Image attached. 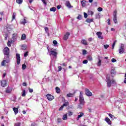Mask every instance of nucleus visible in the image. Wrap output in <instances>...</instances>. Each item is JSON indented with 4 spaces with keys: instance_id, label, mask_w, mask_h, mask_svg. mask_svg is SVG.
Wrapping results in <instances>:
<instances>
[{
    "instance_id": "f257e3e1",
    "label": "nucleus",
    "mask_w": 126,
    "mask_h": 126,
    "mask_svg": "<svg viewBox=\"0 0 126 126\" xmlns=\"http://www.w3.org/2000/svg\"><path fill=\"white\" fill-rule=\"evenodd\" d=\"M47 50L49 53V56L51 57V62H55L57 60L58 57V51L57 49L52 48L50 50L49 49V47H47Z\"/></svg>"
},
{
    "instance_id": "f03ea898",
    "label": "nucleus",
    "mask_w": 126,
    "mask_h": 126,
    "mask_svg": "<svg viewBox=\"0 0 126 126\" xmlns=\"http://www.w3.org/2000/svg\"><path fill=\"white\" fill-rule=\"evenodd\" d=\"M106 82H107V86L108 87H111L112 85H115L117 84V83L116 82V81L115 80L112 79L111 80V78L110 77V75H107L106 76Z\"/></svg>"
},
{
    "instance_id": "7ed1b4c3",
    "label": "nucleus",
    "mask_w": 126,
    "mask_h": 126,
    "mask_svg": "<svg viewBox=\"0 0 126 126\" xmlns=\"http://www.w3.org/2000/svg\"><path fill=\"white\" fill-rule=\"evenodd\" d=\"M4 60L1 63V65H5V63H9V54L5 55Z\"/></svg>"
},
{
    "instance_id": "20e7f679",
    "label": "nucleus",
    "mask_w": 126,
    "mask_h": 126,
    "mask_svg": "<svg viewBox=\"0 0 126 126\" xmlns=\"http://www.w3.org/2000/svg\"><path fill=\"white\" fill-rule=\"evenodd\" d=\"M79 102L82 105H84L85 104V101H84V98L82 95V92H80L79 95Z\"/></svg>"
},
{
    "instance_id": "39448f33",
    "label": "nucleus",
    "mask_w": 126,
    "mask_h": 126,
    "mask_svg": "<svg viewBox=\"0 0 126 126\" xmlns=\"http://www.w3.org/2000/svg\"><path fill=\"white\" fill-rule=\"evenodd\" d=\"M117 10H114L113 12V21L115 24H117L118 23V21L117 20Z\"/></svg>"
},
{
    "instance_id": "423d86ee",
    "label": "nucleus",
    "mask_w": 126,
    "mask_h": 126,
    "mask_svg": "<svg viewBox=\"0 0 126 126\" xmlns=\"http://www.w3.org/2000/svg\"><path fill=\"white\" fill-rule=\"evenodd\" d=\"M119 54H124L125 53V45L121 44L119 49Z\"/></svg>"
},
{
    "instance_id": "0eeeda50",
    "label": "nucleus",
    "mask_w": 126,
    "mask_h": 126,
    "mask_svg": "<svg viewBox=\"0 0 126 126\" xmlns=\"http://www.w3.org/2000/svg\"><path fill=\"white\" fill-rule=\"evenodd\" d=\"M46 97H47V99L48 101H52V100H54V99H55V97H54V96L50 94H47L46 95Z\"/></svg>"
},
{
    "instance_id": "6e6552de",
    "label": "nucleus",
    "mask_w": 126,
    "mask_h": 126,
    "mask_svg": "<svg viewBox=\"0 0 126 126\" xmlns=\"http://www.w3.org/2000/svg\"><path fill=\"white\" fill-rule=\"evenodd\" d=\"M85 94L88 97H91V96H92V93L90 92V91L88 89H86Z\"/></svg>"
},
{
    "instance_id": "1a4fd4ad",
    "label": "nucleus",
    "mask_w": 126,
    "mask_h": 126,
    "mask_svg": "<svg viewBox=\"0 0 126 126\" xmlns=\"http://www.w3.org/2000/svg\"><path fill=\"white\" fill-rule=\"evenodd\" d=\"M3 54L4 55H9V48L8 47H6L3 49Z\"/></svg>"
},
{
    "instance_id": "9d476101",
    "label": "nucleus",
    "mask_w": 126,
    "mask_h": 126,
    "mask_svg": "<svg viewBox=\"0 0 126 126\" xmlns=\"http://www.w3.org/2000/svg\"><path fill=\"white\" fill-rule=\"evenodd\" d=\"M16 60H17V64H20V55L18 53L16 54Z\"/></svg>"
},
{
    "instance_id": "9b49d317",
    "label": "nucleus",
    "mask_w": 126,
    "mask_h": 126,
    "mask_svg": "<svg viewBox=\"0 0 126 126\" xmlns=\"http://www.w3.org/2000/svg\"><path fill=\"white\" fill-rule=\"evenodd\" d=\"M1 85L2 87H5V86L7 85V82H6V80H2L1 81Z\"/></svg>"
},
{
    "instance_id": "f8f14e48",
    "label": "nucleus",
    "mask_w": 126,
    "mask_h": 126,
    "mask_svg": "<svg viewBox=\"0 0 126 126\" xmlns=\"http://www.w3.org/2000/svg\"><path fill=\"white\" fill-rule=\"evenodd\" d=\"M70 35V33H69V32H66L65 34L64 35L63 40L66 41V40L68 39V37Z\"/></svg>"
},
{
    "instance_id": "ddd939ff",
    "label": "nucleus",
    "mask_w": 126,
    "mask_h": 126,
    "mask_svg": "<svg viewBox=\"0 0 126 126\" xmlns=\"http://www.w3.org/2000/svg\"><path fill=\"white\" fill-rule=\"evenodd\" d=\"M96 35H97V36H98V38L99 39H104V36H103V35H102V32H97L96 33Z\"/></svg>"
},
{
    "instance_id": "4468645a",
    "label": "nucleus",
    "mask_w": 126,
    "mask_h": 126,
    "mask_svg": "<svg viewBox=\"0 0 126 126\" xmlns=\"http://www.w3.org/2000/svg\"><path fill=\"white\" fill-rule=\"evenodd\" d=\"M105 122H106L107 124H108L110 126H111V125H112V121H111V120H110V119H109V118H108V117L105 118Z\"/></svg>"
},
{
    "instance_id": "2eb2a0df",
    "label": "nucleus",
    "mask_w": 126,
    "mask_h": 126,
    "mask_svg": "<svg viewBox=\"0 0 126 126\" xmlns=\"http://www.w3.org/2000/svg\"><path fill=\"white\" fill-rule=\"evenodd\" d=\"M65 5H66V6H67V7H68V8H71L73 7L70 4V2H69V1H66V3H65Z\"/></svg>"
},
{
    "instance_id": "dca6fc26",
    "label": "nucleus",
    "mask_w": 126,
    "mask_h": 126,
    "mask_svg": "<svg viewBox=\"0 0 126 126\" xmlns=\"http://www.w3.org/2000/svg\"><path fill=\"white\" fill-rule=\"evenodd\" d=\"M12 91V90L9 87H8L5 90L6 93L8 94H9V93H11Z\"/></svg>"
},
{
    "instance_id": "f3484780",
    "label": "nucleus",
    "mask_w": 126,
    "mask_h": 126,
    "mask_svg": "<svg viewBox=\"0 0 126 126\" xmlns=\"http://www.w3.org/2000/svg\"><path fill=\"white\" fill-rule=\"evenodd\" d=\"M79 114H80V115H79L77 117V121H78L80 118H82V117L84 116V113H83V112H80Z\"/></svg>"
},
{
    "instance_id": "a211bd4d",
    "label": "nucleus",
    "mask_w": 126,
    "mask_h": 126,
    "mask_svg": "<svg viewBox=\"0 0 126 126\" xmlns=\"http://www.w3.org/2000/svg\"><path fill=\"white\" fill-rule=\"evenodd\" d=\"M81 44L83 45H84L85 46H87L88 45V43H87V41L85 39H82L81 40Z\"/></svg>"
},
{
    "instance_id": "6ab92c4d",
    "label": "nucleus",
    "mask_w": 126,
    "mask_h": 126,
    "mask_svg": "<svg viewBox=\"0 0 126 126\" xmlns=\"http://www.w3.org/2000/svg\"><path fill=\"white\" fill-rule=\"evenodd\" d=\"M111 74H112V75H115L116 74V70L115 69V68H111Z\"/></svg>"
},
{
    "instance_id": "aec40b11",
    "label": "nucleus",
    "mask_w": 126,
    "mask_h": 126,
    "mask_svg": "<svg viewBox=\"0 0 126 126\" xmlns=\"http://www.w3.org/2000/svg\"><path fill=\"white\" fill-rule=\"evenodd\" d=\"M27 23V20H26V18H24V21L21 22V24H23V25H25V24Z\"/></svg>"
},
{
    "instance_id": "412c9836",
    "label": "nucleus",
    "mask_w": 126,
    "mask_h": 126,
    "mask_svg": "<svg viewBox=\"0 0 126 126\" xmlns=\"http://www.w3.org/2000/svg\"><path fill=\"white\" fill-rule=\"evenodd\" d=\"M13 110L16 115V114H18V108H17L16 107H14L13 108Z\"/></svg>"
},
{
    "instance_id": "4be33fe9",
    "label": "nucleus",
    "mask_w": 126,
    "mask_h": 126,
    "mask_svg": "<svg viewBox=\"0 0 126 126\" xmlns=\"http://www.w3.org/2000/svg\"><path fill=\"white\" fill-rule=\"evenodd\" d=\"M86 21L88 23H91V22H93V19L87 18Z\"/></svg>"
},
{
    "instance_id": "5701e85b",
    "label": "nucleus",
    "mask_w": 126,
    "mask_h": 126,
    "mask_svg": "<svg viewBox=\"0 0 126 126\" xmlns=\"http://www.w3.org/2000/svg\"><path fill=\"white\" fill-rule=\"evenodd\" d=\"M87 59L88 61H90V62L93 61V58H92V56H87Z\"/></svg>"
},
{
    "instance_id": "b1692460",
    "label": "nucleus",
    "mask_w": 126,
    "mask_h": 126,
    "mask_svg": "<svg viewBox=\"0 0 126 126\" xmlns=\"http://www.w3.org/2000/svg\"><path fill=\"white\" fill-rule=\"evenodd\" d=\"M66 120H67V114L63 115V121H66Z\"/></svg>"
},
{
    "instance_id": "393cba45",
    "label": "nucleus",
    "mask_w": 126,
    "mask_h": 126,
    "mask_svg": "<svg viewBox=\"0 0 126 126\" xmlns=\"http://www.w3.org/2000/svg\"><path fill=\"white\" fill-rule=\"evenodd\" d=\"M12 40H13V41H14L15 40H16V33L13 34Z\"/></svg>"
},
{
    "instance_id": "a878e982",
    "label": "nucleus",
    "mask_w": 126,
    "mask_h": 126,
    "mask_svg": "<svg viewBox=\"0 0 126 126\" xmlns=\"http://www.w3.org/2000/svg\"><path fill=\"white\" fill-rule=\"evenodd\" d=\"M26 95V91H25V90H23L22 94V97H25Z\"/></svg>"
},
{
    "instance_id": "bb28decb",
    "label": "nucleus",
    "mask_w": 126,
    "mask_h": 126,
    "mask_svg": "<svg viewBox=\"0 0 126 126\" xmlns=\"http://www.w3.org/2000/svg\"><path fill=\"white\" fill-rule=\"evenodd\" d=\"M57 10V8L53 7L50 8V11H53L55 12Z\"/></svg>"
},
{
    "instance_id": "cd10ccee",
    "label": "nucleus",
    "mask_w": 126,
    "mask_h": 126,
    "mask_svg": "<svg viewBox=\"0 0 126 126\" xmlns=\"http://www.w3.org/2000/svg\"><path fill=\"white\" fill-rule=\"evenodd\" d=\"M44 29L46 33H48V35L49 36L50 34H49V28H48V27H46L44 28Z\"/></svg>"
},
{
    "instance_id": "c85d7f7f",
    "label": "nucleus",
    "mask_w": 126,
    "mask_h": 126,
    "mask_svg": "<svg viewBox=\"0 0 126 126\" xmlns=\"http://www.w3.org/2000/svg\"><path fill=\"white\" fill-rule=\"evenodd\" d=\"M26 39V35L23 34L21 36V40H25Z\"/></svg>"
},
{
    "instance_id": "c756f323",
    "label": "nucleus",
    "mask_w": 126,
    "mask_h": 126,
    "mask_svg": "<svg viewBox=\"0 0 126 126\" xmlns=\"http://www.w3.org/2000/svg\"><path fill=\"white\" fill-rule=\"evenodd\" d=\"M23 2V0H16V3L19 4H21Z\"/></svg>"
},
{
    "instance_id": "7c9ffc66",
    "label": "nucleus",
    "mask_w": 126,
    "mask_h": 126,
    "mask_svg": "<svg viewBox=\"0 0 126 126\" xmlns=\"http://www.w3.org/2000/svg\"><path fill=\"white\" fill-rule=\"evenodd\" d=\"M88 14H89V15H93V14H94V12H93L91 10H89Z\"/></svg>"
},
{
    "instance_id": "2f4dec72",
    "label": "nucleus",
    "mask_w": 126,
    "mask_h": 126,
    "mask_svg": "<svg viewBox=\"0 0 126 126\" xmlns=\"http://www.w3.org/2000/svg\"><path fill=\"white\" fill-rule=\"evenodd\" d=\"M81 4H82V6H83V7H84V6H85V5H86V4H85V1L82 0Z\"/></svg>"
},
{
    "instance_id": "473e14b6",
    "label": "nucleus",
    "mask_w": 126,
    "mask_h": 126,
    "mask_svg": "<svg viewBox=\"0 0 126 126\" xmlns=\"http://www.w3.org/2000/svg\"><path fill=\"white\" fill-rule=\"evenodd\" d=\"M77 19H78V20H81V19H82V16L81 15H79L77 17Z\"/></svg>"
},
{
    "instance_id": "72a5a7b5",
    "label": "nucleus",
    "mask_w": 126,
    "mask_h": 126,
    "mask_svg": "<svg viewBox=\"0 0 126 126\" xmlns=\"http://www.w3.org/2000/svg\"><path fill=\"white\" fill-rule=\"evenodd\" d=\"M11 43H12V40L8 41L7 42V46L10 47L11 46Z\"/></svg>"
},
{
    "instance_id": "f704fd0d",
    "label": "nucleus",
    "mask_w": 126,
    "mask_h": 126,
    "mask_svg": "<svg viewBox=\"0 0 126 126\" xmlns=\"http://www.w3.org/2000/svg\"><path fill=\"white\" fill-rule=\"evenodd\" d=\"M15 16H16V13H15V12H14L13 13V15H12V21L15 19Z\"/></svg>"
},
{
    "instance_id": "c9c22d12",
    "label": "nucleus",
    "mask_w": 126,
    "mask_h": 126,
    "mask_svg": "<svg viewBox=\"0 0 126 126\" xmlns=\"http://www.w3.org/2000/svg\"><path fill=\"white\" fill-rule=\"evenodd\" d=\"M56 90L57 93H60L61 92V89H60L58 87L56 88Z\"/></svg>"
},
{
    "instance_id": "e433bc0d",
    "label": "nucleus",
    "mask_w": 126,
    "mask_h": 126,
    "mask_svg": "<svg viewBox=\"0 0 126 126\" xmlns=\"http://www.w3.org/2000/svg\"><path fill=\"white\" fill-rule=\"evenodd\" d=\"M116 43H117V40L114 41L113 44L112 45V49L114 50V48H115V46L116 45Z\"/></svg>"
},
{
    "instance_id": "4c0bfd02",
    "label": "nucleus",
    "mask_w": 126,
    "mask_h": 126,
    "mask_svg": "<svg viewBox=\"0 0 126 126\" xmlns=\"http://www.w3.org/2000/svg\"><path fill=\"white\" fill-rule=\"evenodd\" d=\"M26 67H27V66L25 64H22V69H25Z\"/></svg>"
},
{
    "instance_id": "58836bf2",
    "label": "nucleus",
    "mask_w": 126,
    "mask_h": 126,
    "mask_svg": "<svg viewBox=\"0 0 126 126\" xmlns=\"http://www.w3.org/2000/svg\"><path fill=\"white\" fill-rule=\"evenodd\" d=\"M62 106L63 107H66V106H68V102H65Z\"/></svg>"
},
{
    "instance_id": "ea45409f",
    "label": "nucleus",
    "mask_w": 126,
    "mask_h": 126,
    "mask_svg": "<svg viewBox=\"0 0 126 126\" xmlns=\"http://www.w3.org/2000/svg\"><path fill=\"white\" fill-rule=\"evenodd\" d=\"M53 44H54L55 47H56V46H57V45L58 44V41H57V40H54Z\"/></svg>"
},
{
    "instance_id": "a19ab883",
    "label": "nucleus",
    "mask_w": 126,
    "mask_h": 126,
    "mask_svg": "<svg viewBox=\"0 0 126 126\" xmlns=\"http://www.w3.org/2000/svg\"><path fill=\"white\" fill-rule=\"evenodd\" d=\"M72 96H73V94H67V97H72Z\"/></svg>"
},
{
    "instance_id": "79ce46f5",
    "label": "nucleus",
    "mask_w": 126,
    "mask_h": 126,
    "mask_svg": "<svg viewBox=\"0 0 126 126\" xmlns=\"http://www.w3.org/2000/svg\"><path fill=\"white\" fill-rule=\"evenodd\" d=\"M101 60L99 59V61L97 63V66H100L101 65Z\"/></svg>"
},
{
    "instance_id": "37998d69",
    "label": "nucleus",
    "mask_w": 126,
    "mask_h": 126,
    "mask_svg": "<svg viewBox=\"0 0 126 126\" xmlns=\"http://www.w3.org/2000/svg\"><path fill=\"white\" fill-rule=\"evenodd\" d=\"M21 125V123L18 122V123H15L14 125V126H20Z\"/></svg>"
},
{
    "instance_id": "c03bdc74",
    "label": "nucleus",
    "mask_w": 126,
    "mask_h": 126,
    "mask_svg": "<svg viewBox=\"0 0 126 126\" xmlns=\"http://www.w3.org/2000/svg\"><path fill=\"white\" fill-rule=\"evenodd\" d=\"M97 10L99 12L103 11V8L102 7H99L97 8Z\"/></svg>"
},
{
    "instance_id": "a18cd8bd",
    "label": "nucleus",
    "mask_w": 126,
    "mask_h": 126,
    "mask_svg": "<svg viewBox=\"0 0 126 126\" xmlns=\"http://www.w3.org/2000/svg\"><path fill=\"white\" fill-rule=\"evenodd\" d=\"M83 63H84V64H86V63H88V60H84L83 61Z\"/></svg>"
},
{
    "instance_id": "49530a36",
    "label": "nucleus",
    "mask_w": 126,
    "mask_h": 126,
    "mask_svg": "<svg viewBox=\"0 0 126 126\" xmlns=\"http://www.w3.org/2000/svg\"><path fill=\"white\" fill-rule=\"evenodd\" d=\"M87 51L86 50H83V55H86Z\"/></svg>"
},
{
    "instance_id": "de8ad7c7",
    "label": "nucleus",
    "mask_w": 126,
    "mask_h": 126,
    "mask_svg": "<svg viewBox=\"0 0 126 126\" xmlns=\"http://www.w3.org/2000/svg\"><path fill=\"white\" fill-rule=\"evenodd\" d=\"M108 115L109 116L110 118H111V119H113L114 117V115H112L111 113L108 114Z\"/></svg>"
},
{
    "instance_id": "09e8293b",
    "label": "nucleus",
    "mask_w": 126,
    "mask_h": 126,
    "mask_svg": "<svg viewBox=\"0 0 126 126\" xmlns=\"http://www.w3.org/2000/svg\"><path fill=\"white\" fill-rule=\"evenodd\" d=\"M84 16L85 18H87L88 15L86 13H84Z\"/></svg>"
},
{
    "instance_id": "8fccbe9b",
    "label": "nucleus",
    "mask_w": 126,
    "mask_h": 126,
    "mask_svg": "<svg viewBox=\"0 0 126 126\" xmlns=\"http://www.w3.org/2000/svg\"><path fill=\"white\" fill-rule=\"evenodd\" d=\"M111 62H112V63H116V62H117V61L115 58H113L111 60Z\"/></svg>"
},
{
    "instance_id": "3c124183",
    "label": "nucleus",
    "mask_w": 126,
    "mask_h": 126,
    "mask_svg": "<svg viewBox=\"0 0 126 126\" xmlns=\"http://www.w3.org/2000/svg\"><path fill=\"white\" fill-rule=\"evenodd\" d=\"M104 47L105 49H108L109 48V45L108 44L104 45Z\"/></svg>"
},
{
    "instance_id": "603ef678",
    "label": "nucleus",
    "mask_w": 126,
    "mask_h": 126,
    "mask_svg": "<svg viewBox=\"0 0 126 126\" xmlns=\"http://www.w3.org/2000/svg\"><path fill=\"white\" fill-rule=\"evenodd\" d=\"M107 21H108V25H111V20H110V19H108Z\"/></svg>"
},
{
    "instance_id": "864d4df0",
    "label": "nucleus",
    "mask_w": 126,
    "mask_h": 126,
    "mask_svg": "<svg viewBox=\"0 0 126 126\" xmlns=\"http://www.w3.org/2000/svg\"><path fill=\"white\" fill-rule=\"evenodd\" d=\"M95 17H96V18H100V14H96L95 15Z\"/></svg>"
},
{
    "instance_id": "5fc2aeb1",
    "label": "nucleus",
    "mask_w": 126,
    "mask_h": 126,
    "mask_svg": "<svg viewBox=\"0 0 126 126\" xmlns=\"http://www.w3.org/2000/svg\"><path fill=\"white\" fill-rule=\"evenodd\" d=\"M27 56H28V52L25 53L24 54V57H27Z\"/></svg>"
},
{
    "instance_id": "6e6d98bb",
    "label": "nucleus",
    "mask_w": 126,
    "mask_h": 126,
    "mask_svg": "<svg viewBox=\"0 0 126 126\" xmlns=\"http://www.w3.org/2000/svg\"><path fill=\"white\" fill-rule=\"evenodd\" d=\"M81 106H83V105H82V104H81L80 103V104H79V105H78V108L79 109H81L82 107H81Z\"/></svg>"
},
{
    "instance_id": "4d7b16f0",
    "label": "nucleus",
    "mask_w": 126,
    "mask_h": 126,
    "mask_svg": "<svg viewBox=\"0 0 126 126\" xmlns=\"http://www.w3.org/2000/svg\"><path fill=\"white\" fill-rule=\"evenodd\" d=\"M57 122H58V123H61V122H62V119L58 118Z\"/></svg>"
},
{
    "instance_id": "13d9d810",
    "label": "nucleus",
    "mask_w": 126,
    "mask_h": 126,
    "mask_svg": "<svg viewBox=\"0 0 126 126\" xmlns=\"http://www.w3.org/2000/svg\"><path fill=\"white\" fill-rule=\"evenodd\" d=\"M93 40V38L92 37H90L88 39L89 42H92Z\"/></svg>"
},
{
    "instance_id": "bf43d9fd",
    "label": "nucleus",
    "mask_w": 126,
    "mask_h": 126,
    "mask_svg": "<svg viewBox=\"0 0 126 126\" xmlns=\"http://www.w3.org/2000/svg\"><path fill=\"white\" fill-rule=\"evenodd\" d=\"M41 1H42V2H43V3L45 4V5H47V2H46L45 0H41Z\"/></svg>"
},
{
    "instance_id": "052dcab7",
    "label": "nucleus",
    "mask_w": 126,
    "mask_h": 126,
    "mask_svg": "<svg viewBox=\"0 0 126 126\" xmlns=\"http://www.w3.org/2000/svg\"><path fill=\"white\" fill-rule=\"evenodd\" d=\"M29 92H30V93H33V90H32V89L29 88Z\"/></svg>"
},
{
    "instance_id": "680f3d73",
    "label": "nucleus",
    "mask_w": 126,
    "mask_h": 126,
    "mask_svg": "<svg viewBox=\"0 0 126 126\" xmlns=\"http://www.w3.org/2000/svg\"><path fill=\"white\" fill-rule=\"evenodd\" d=\"M22 50H26V47L24 45L22 46Z\"/></svg>"
},
{
    "instance_id": "e2e57ef3",
    "label": "nucleus",
    "mask_w": 126,
    "mask_h": 126,
    "mask_svg": "<svg viewBox=\"0 0 126 126\" xmlns=\"http://www.w3.org/2000/svg\"><path fill=\"white\" fill-rule=\"evenodd\" d=\"M63 105H62L60 108H59V111H63Z\"/></svg>"
},
{
    "instance_id": "0e129e2a",
    "label": "nucleus",
    "mask_w": 126,
    "mask_h": 126,
    "mask_svg": "<svg viewBox=\"0 0 126 126\" xmlns=\"http://www.w3.org/2000/svg\"><path fill=\"white\" fill-rule=\"evenodd\" d=\"M68 116H72V112H71V111H69Z\"/></svg>"
},
{
    "instance_id": "69168bd1",
    "label": "nucleus",
    "mask_w": 126,
    "mask_h": 126,
    "mask_svg": "<svg viewBox=\"0 0 126 126\" xmlns=\"http://www.w3.org/2000/svg\"><path fill=\"white\" fill-rule=\"evenodd\" d=\"M6 76V73H3L2 75L3 78H4V77H5Z\"/></svg>"
},
{
    "instance_id": "338daca9",
    "label": "nucleus",
    "mask_w": 126,
    "mask_h": 126,
    "mask_svg": "<svg viewBox=\"0 0 126 126\" xmlns=\"http://www.w3.org/2000/svg\"><path fill=\"white\" fill-rule=\"evenodd\" d=\"M59 68V71H61V70H62V66H60L58 67Z\"/></svg>"
},
{
    "instance_id": "774afa93",
    "label": "nucleus",
    "mask_w": 126,
    "mask_h": 126,
    "mask_svg": "<svg viewBox=\"0 0 126 126\" xmlns=\"http://www.w3.org/2000/svg\"><path fill=\"white\" fill-rule=\"evenodd\" d=\"M124 82L125 83V84H126V78H125Z\"/></svg>"
}]
</instances>
